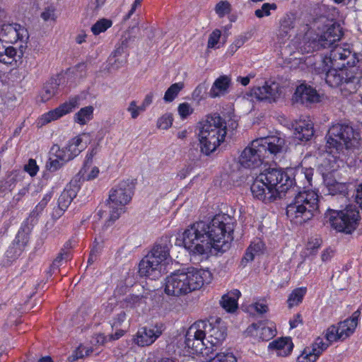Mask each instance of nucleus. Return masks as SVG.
I'll use <instances>...</instances> for the list:
<instances>
[{"label":"nucleus","mask_w":362,"mask_h":362,"mask_svg":"<svg viewBox=\"0 0 362 362\" xmlns=\"http://www.w3.org/2000/svg\"><path fill=\"white\" fill-rule=\"evenodd\" d=\"M322 239L320 238H311L307 244L306 249L310 254H315L322 245Z\"/></svg>","instance_id":"nucleus-51"},{"label":"nucleus","mask_w":362,"mask_h":362,"mask_svg":"<svg viewBox=\"0 0 362 362\" xmlns=\"http://www.w3.org/2000/svg\"><path fill=\"white\" fill-rule=\"evenodd\" d=\"M53 196V191L47 192L39 202V204L35 207V209L30 213L29 217L31 219V223L37 222V216L42 213L43 209L45 208L48 202L51 200Z\"/></svg>","instance_id":"nucleus-32"},{"label":"nucleus","mask_w":362,"mask_h":362,"mask_svg":"<svg viewBox=\"0 0 362 362\" xmlns=\"http://www.w3.org/2000/svg\"><path fill=\"white\" fill-rule=\"evenodd\" d=\"M98 146H95L91 148L86 154L84 163H92L94 156L98 153Z\"/></svg>","instance_id":"nucleus-57"},{"label":"nucleus","mask_w":362,"mask_h":362,"mask_svg":"<svg viewBox=\"0 0 362 362\" xmlns=\"http://www.w3.org/2000/svg\"><path fill=\"white\" fill-rule=\"evenodd\" d=\"M23 250L24 249L21 248L18 245H15V243H12L6 251V256L10 259H14L18 258L22 254Z\"/></svg>","instance_id":"nucleus-50"},{"label":"nucleus","mask_w":362,"mask_h":362,"mask_svg":"<svg viewBox=\"0 0 362 362\" xmlns=\"http://www.w3.org/2000/svg\"><path fill=\"white\" fill-rule=\"evenodd\" d=\"M126 319V313L124 311H120L119 313L116 315V316L113 318L112 322V327H117L122 325V322H124Z\"/></svg>","instance_id":"nucleus-55"},{"label":"nucleus","mask_w":362,"mask_h":362,"mask_svg":"<svg viewBox=\"0 0 362 362\" xmlns=\"http://www.w3.org/2000/svg\"><path fill=\"white\" fill-rule=\"evenodd\" d=\"M153 98V94L152 93H149L145 96L142 103L140 105L142 108H144V111H146V108L152 103Z\"/></svg>","instance_id":"nucleus-61"},{"label":"nucleus","mask_w":362,"mask_h":362,"mask_svg":"<svg viewBox=\"0 0 362 362\" xmlns=\"http://www.w3.org/2000/svg\"><path fill=\"white\" fill-rule=\"evenodd\" d=\"M92 352V349L85 346H79L76 351V358H83L84 356H88Z\"/></svg>","instance_id":"nucleus-56"},{"label":"nucleus","mask_w":362,"mask_h":362,"mask_svg":"<svg viewBox=\"0 0 362 362\" xmlns=\"http://www.w3.org/2000/svg\"><path fill=\"white\" fill-rule=\"evenodd\" d=\"M215 11L220 18H223L230 13V4L227 1H221L216 5Z\"/></svg>","instance_id":"nucleus-47"},{"label":"nucleus","mask_w":362,"mask_h":362,"mask_svg":"<svg viewBox=\"0 0 362 362\" xmlns=\"http://www.w3.org/2000/svg\"><path fill=\"white\" fill-rule=\"evenodd\" d=\"M112 25V21L111 20L107 18H101L91 26L90 30L94 35H98L100 33L105 32Z\"/></svg>","instance_id":"nucleus-38"},{"label":"nucleus","mask_w":362,"mask_h":362,"mask_svg":"<svg viewBox=\"0 0 362 362\" xmlns=\"http://www.w3.org/2000/svg\"><path fill=\"white\" fill-rule=\"evenodd\" d=\"M212 280L208 269L189 267L177 270L165 279V293L168 296H180L201 288Z\"/></svg>","instance_id":"nucleus-6"},{"label":"nucleus","mask_w":362,"mask_h":362,"mask_svg":"<svg viewBox=\"0 0 362 362\" xmlns=\"http://www.w3.org/2000/svg\"><path fill=\"white\" fill-rule=\"evenodd\" d=\"M62 155L58 145L54 144L52 146L49 151V158L46 164V168L49 171L55 172L69 162L66 159L62 160V158H61Z\"/></svg>","instance_id":"nucleus-24"},{"label":"nucleus","mask_w":362,"mask_h":362,"mask_svg":"<svg viewBox=\"0 0 362 362\" xmlns=\"http://www.w3.org/2000/svg\"><path fill=\"white\" fill-rule=\"evenodd\" d=\"M313 176V168H301L297 170L293 179L281 168H269L259 173L250 187L255 199L263 202H272L286 192L293 185V180L305 178L308 185H311Z\"/></svg>","instance_id":"nucleus-3"},{"label":"nucleus","mask_w":362,"mask_h":362,"mask_svg":"<svg viewBox=\"0 0 362 362\" xmlns=\"http://www.w3.org/2000/svg\"><path fill=\"white\" fill-rule=\"evenodd\" d=\"M293 127L296 138L300 141H308L314 134L313 123L309 117H300Z\"/></svg>","instance_id":"nucleus-18"},{"label":"nucleus","mask_w":362,"mask_h":362,"mask_svg":"<svg viewBox=\"0 0 362 362\" xmlns=\"http://www.w3.org/2000/svg\"><path fill=\"white\" fill-rule=\"evenodd\" d=\"M183 88L184 84L181 82L172 84L165 93L164 101L166 103L173 102Z\"/></svg>","instance_id":"nucleus-37"},{"label":"nucleus","mask_w":362,"mask_h":362,"mask_svg":"<svg viewBox=\"0 0 362 362\" xmlns=\"http://www.w3.org/2000/svg\"><path fill=\"white\" fill-rule=\"evenodd\" d=\"M268 347L275 351L277 356H287L291 353L293 344L290 338L284 337L274 340Z\"/></svg>","instance_id":"nucleus-27"},{"label":"nucleus","mask_w":362,"mask_h":362,"mask_svg":"<svg viewBox=\"0 0 362 362\" xmlns=\"http://www.w3.org/2000/svg\"><path fill=\"white\" fill-rule=\"evenodd\" d=\"M279 28L277 37L281 42H283L289 36L290 31L295 26V16L292 13H286L279 21Z\"/></svg>","instance_id":"nucleus-26"},{"label":"nucleus","mask_w":362,"mask_h":362,"mask_svg":"<svg viewBox=\"0 0 362 362\" xmlns=\"http://www.w3.org/2000/svg\"><path fill=\"white\" fill-rule=\"evenodd\" d=\"M303 324V318L300 313L293 315V318L289 320L291 329L296 328L298 325Z\"/></svg>","instance_id":"nucleus-58"},{"label":"nucleus","mask_w":362,"mask_h":362,"mask_svg":"<svg viewBox=\"0 0 362 362\" xmlns=\"http://www.w3.org/2000/svg\"><path fill=\"white\" fill-rule=\"evenodd\" d=\"M76 192L71 188H66L60 194L57 208L54 209V216L59 218L68 209L72 200L76 197Z\"/></svg>","instance_id":"nucleus-25"},{"label":"nucleus","mask_w":362,"mask_h":362,"mask_svg":"<svg viewBox=\"0 0 362 362\" xmlns=\"http://www.w3.org/2000/svg\"><path fill=\"white\" fill-rule=\"evenodd\" d=\"M294 97L296 102L306 105L317 103L320 100V96L316 90L306 84H300L296 88Z\"/></svg>","instance_id":"nucleus-21"},{"label":"nucleus","mask_w":362,"mask_h":362,"mask_svg":"<svg viewBox=\"0 0 362 362\" xmlns=\"http://www.w3.org/2000/svg\"><path fill=\"white\" fill-rule=\"evenodd\" d=\"M40 17L45 22H55L57 18L56 8L52 5L47 6L41 13Z\"/></svg>","instance_id":"nucleus-44"},{"label":"nucleus","mask_w":362,"mask_h":362,"mask_svg":"<svg viewBox=\"0 0 362 362\" xmlns=\"http://www.w3.org/2000/svg\"><path fill=\"white\" fill-rule=\"evenodd\" d=\"M25 171H26L30 176H35L38 170L39 167L37 166L36 161L34 159H29L28 164L24 167Z\"/></svg>","instance_id":"nucleus-53"},{"label":"nucleus","mask_w":362,"mask_h":362,"mask_svg":"<svg viewBox=\"0 0 362 362\" xmlns=\"http://www.w3.org/2000/svg\"><path fill=\"white\" fill-rule=\"evenodd\" d=\"M331 344L328 341H324V339L321 337H317L310 347L312 349V351H314L318 356H320Z\"/></svg>","instance_id":"nucleus-42"},{"label":"nucleus","mask_w":362,"mask_h":362,"mask_svg":"<svg viewBox=\"0 0 362 362\" xmlns=\"http://www.w3.org/2000/svg\"><path fill=\"white\" fill-rule=\"evenodd\" d=\"M355 199L357 204L362 209V182L356 188Z\"/></svg>","instance_id":"nucleus-62"},{"label":"nucleus","mask_w":362,"mask_h":362,"mask_svg":"<svg viewBox=\"0 0 362 362\" xmlns=\"http://www.w3.org/2000/svg\"><path fill=\"white\" fill-rule=\"evenodd\" d=\"M79 98L73 97L68 101L61 104L59 107L40 116L35 122L36 127L41 128L52 121H55L63 116L71 112L79 105Z\"/></svg>","instance_id":"nucleus-13"},{"label":"nucleus","mask_w":362,"mask_h":362,"mask_svg":"<svg viewBox=\"0 0 362 362\" xmlns=\"http://www.w3.org/2000/svg\"><path fill=\"white\" fill-rule=\"evenodd\" d=\"M197 129L200 150L206 156L224 141L227 133L226 122L217 113L206 116L198 123Z\"/></svg>","instance_id":"nucleus-8"},{"label":"nucleus","mask_w":362,"mask_h":362,"mask_svg":"<svg viewBox=\"0 0 362 362\" xmlns=\"http://www.w3.org/2000/svg\"><path fill=\"white\" fill-rule=\"evenodd\" d=\"M36 222H34L33 224L31 223V219L30 217L23 222L14 240L13 241V243H15V245H18V246L25 250L29 242V235L32 229V226Z\"/></svg>","instance_id":"nucleus-28"},{"label":"nucleus","mask_w":362,"mask_h":362,"mask_svg":"<svg viewBox=\"0 0 362 362\" xmlns=\"http://www.w3.org/2000/svg\"><path fill=\"white\" fill-rule=\"evenodd\" d=\"M334 255V251L332 249H331L330 247L325 249V250H323L321 255L322 261L324 262L329 261L332 258Z\"/></svg>","instance_id":"nucleus-59"},{"label":"nucleus","mask_w":362,"mask_h":362,"mask_svg":"<svg viewBox=\"0 0 362 362\" xmlns=\"http://www.w3.org/2000/svg\"><path fill=\"white\" fill-rule=\"evenodd\" d=\"M165 326L163 323H156L139 328L133 337L135 344L146 346L152 344L163 333Z\"/></svg>","instance_id":"nucleus-14"},{"label":"nucleus","mask_w":362,"mask_h":362,"mask_svg":"<svg viewBox=\"0 0 362 362\" xmlns=\"http://www.w3.org/2000/svg\"><path fill=\"white\" fill-rule=\"evenodd\" d=\"M69 258V253L68 252L62 251L61 252L59 255L55 258V259L53 261L52 265H51V269L54 272V270H57L59 269L60 265L62 264V262L64 259Z\"/></svg>","instance_id":"nucleus-52"},{"label":"nucleus","mask_w":362,"mask_h":362,"mask_svg":"<svg viewBox=\"0 0 362 362\" xmlns=\"http://www.w3.org/2000/svg\"><path fill=\"white\" fill-rule=\"evenodd\" d=\"M17 49L12 46H5L0 42V62L12 64L16 62Z\"/></svg>","instance_id":"nucleus-31"},{"label":"nucleus","mask_w":362,"mask_h":362,"mask_svg":"<svg viewBox=\"0 0 362 362\" xmlns=\"http://www.w3.org/2000/svg\"><path fill=\"white\" fill-rule=\"evenodd\" d=\"M173 120V115L170 112H166L158 119L157 127L163 130L168 129L171 127Z\"/></svg>","instance_id":"nucleus-41"},{"label":"nucleus","mask_w":362,"mask_h":362,"mask_svg":"<svg viewBox=\"0 0 362 362\" xmlns=\"http://www.w3.org/2000/svg\"><path fill=\"white\" fill-rule=\"evenodd\" d=\"M209 362H237V359L233 353L221 352L216 354Z\"/></svg>","instance_id":"nucleus-45"},{"label":"nucleus","mask_w":362,"mask_h":362,"mask_svg":"<svg viewBox=\"0 0 362 362\" xmlns=\"http://www.w3.org/2000/svg\"><path fill=\"white\" fill-rule=\"evenodd\" d=\"M123 54H124V45L122 44L121 46L117 47L115 50V52L113 53V56H112L113 58H117L118 57H122L121 60L119 61V65H117L116 68H118L119 66H122L126 62V54H124L122 57Z\"/></svg>","instance_id":"nucleus-54"},{"label":"nucleus","mask_w":362,"mask_h":362,"mask_svg":"<svg viewBox=\"0 0 362 362\" xmlns=\"http://www.w3.org/2000/svg\"><path fill=\"white\" fill-rule=\"evenodd\" d=\"M230 84L231 78L229 76L226 75L219 76L214 81L209 90V96L216 98L227 94Z\"/></svg>","instance_id":"nucleus-23"},{"label":"nucleus","mask_w":362,"mask_h":362,"mask_svg":"<svg viewBox=\"0 0 362 362\" xmlns=\"http://www.w3.org/2000/svg\"><path fill=\"white\" fill-rule=\"evenodd\" d=\"M319 209V195L315 190L298 192L286 207L288 218L295 224H302L310 220Z\"/></svg>","instance_id":"nucleus-9"},{"label":"nucleus","mask_w":362,"mask_h":362,"mask_svg":"<svg viewBox=\"0 0 362 362\" xmlns=\"http://www.w3.org/2000/svg\"><path fill=\"white\" fill-rule=\"evenodd\" d=\"M254 309L260 314L266 313L268 311V306L264 302H257L253 305Z\"/></svg>","instance_id":"nucleus-60"},{"label":"nucleus","mask_w":362,"mask_h":362,"mask_svg":"<svg viewBox=\"0 0 362 362\" xmlns=\"http://www.w3.org/2000/svg\"><path fill=\"white\" fill-rule=\"evenodd\" d=\"M361 312L356 310L352 315L339 322L337 325L329 326L325 331V337L329 343L344 341L354 334L358 325Z\"/></svg>","instance_id":"nucleus-12"},{"label":"nucleus","mask_w":362,"mask_h":362,"mask_svg":"<svg viewBox=\"0 0 362 362\" xmlns=\"http://www.w3.org/2000/svg\"><path fill=\"white\" fill-rule=\"evenodd\" d=\"M29 192V188L28 186L23 187L22 189H21L18 194L15 195L14 199L17 202H19L21 200V199L26 195Z\"/></svg>","instance_id":"nucleus-64"},{"label":"nucleus","mask_w":362,"mask_h":362,"mask_svg":"<svg viewBox=\"0 0 362 362\" xmlns=\"http://www.w3.org/2000/svg\"><path fill=\"white\" fill-rule=\"evenodd\" d=\"M240 291L234 289L223 296L221 300L222 307L228 313H233L238 308V300L240 296Z\"/></svg>","instance_id":"nucleus-29"},{"label":"nucleus","mask_w":362,"mask_h":362,"mask_svg":"<svg viewBox=\"0 0 362 362\" xmlns=\"http://www.w3.org/2000/svg\"><path fill=\"white\" fill-rule=\"evenodd\" d=\"M361 141L359 131L349 123L337 122L329 129L327 136L326 156L320 165L323 175L337 170L338 158L340 151L358 146Z\"/></svg>","instance_id":"nucleus-5"},{"label":"nucleus","mask_w":362,"mask_h":362,"mask_svg":"<svg viewBox=\"0 0 362 362\" xmlns=\"http://www.w3.org/2000/svg\"><path fill=\"white\" fill-rule=\"evenodd\" d=\"M307 288L300 287L294 289L289 295L287 303L289 308L298 305L300 303L306 294Z\"/></svg>","instance_id":"nucleus-36"},{"label":"nucleus","mask_w":362,"mask_h":362,"mask_svg":"<svg viewBox=\"0 0 362 362\" xmlns=\"http://www.w3.org/2000/svg\"><path fill=\"white\" fill-rule=\"evenodd\" d=\"M162 264L154 259L152 255H147L143 258L139 265V273L141 276L156 279L160 276Z\"/></svg>","instance_id":"nucleus-17"},{"label":"nucleus","mask_w":362,"mask_h":362,"mask_svg":"<svg viewBox=\"0 0 362 362\" xmlns=\"http://www.w3.org/2000/svg\"><path fill=\"white\" fill-rule=\"evenodd\" d=\"M282 93L280 84L276 81H267L262 87H255L250 90V95L259 101L269 103L276 102Z\"/></svg>","instance_id":"nucleus-15"},{"label":"nucleus","mask_w":362,"mask_h":362,"mask_svg":"<svg viewBox=\"0 0 362 362\" xmlns=\"http://www.w3.org/2000/svg\"><path fill=\"white\" fill-rule=\"evenodd\" d=\"M319 357L310 346H306L298 356L296 362H315Z\"/></svg>","instance_id":"nucleus-40"},{"label":"nucleus","mask_w":362,"mask_h":362,"mask_svg":"<svg viewBox=\"0 0 362 362\" xmlns=\"http://www.w3.org/2000/svg\"><path fill=\"white\" fill-rule=\"evenodd\" d=\"M246 41V38L243 36H240L235 40L233 45H231V48L233 49L235 47V51H236L238 48L241 47Z\"/></svg>","instance_id":"nucleus-63"},{"label":"nucleus","mask_w":362,"mask_h":362,"mask_svg":"<svg viewBox=\"0 0 362 362\" xmlns=\"http://www.w3.org/2000/svg\"><path fill=\"white\" fill-rule=\"evenodd\" d=\"M233 231L230 217L216 214L210 222L193 223L182 233V245L189 253L205 255L212 249L223 252L230 247Z\"/></svg>","instance_id":"nucleus-2"},{"label":"nucleus","mask_w":362,"mask_h":362,"mask_svg":"<svg viewBox=\"0 0 362 362\" xmlns=\"http://www.w3.org/2000/svg\"><path fill=\"white\" fill-rule=\"evenodd\" d=\"M226 337V328L220 319L214 322L199 320L187 329L184 350L189 355L209 357L221 345Z\"/></svg>","instance_id":"nucleus-4"},{"label":"nucleus","mask_w":362,"mask_h":362,"mask_svg":"<svg viewBox=\"0 0 362 362\" xmlns=\"http://www.w3.org/2000/svg\"><path fill=\"white\" fill-rule=\"evenodd\" d=\"M99 168L96 166H91V163H84L78 174L83 180H92L99 175Z\"/></svg>","instance_id":"nucleus-35"},{"label":"nucleus","mask_w":362,"mask_h":362,"mask_svg":"<svg viewBox=\"0 0 362 362\" xmlns=\"http://www.w3.org/2000/svg\"><path fill=\"white\" fill-rule=\"evenodd\" d=\"M85 148L86 145L83 144L82 136H76L70 139L64 147L60 148V151L63 154L61 158L70 161L78 156Z\"/></svg>","instance_id":"nucleus-20"},{"label":"nucleus","mask_w":362,"mask_h":362,"mask_svg":"<svg viewBox=\"0 0 362 362\" xmlns=\"http://www.w3.org/2000/svg\"><path fill=\"white\" fill-rule=\"evenodd\" d=\"M127 111L130 114L132 119H136L139 115L144 112V108L141 105H138L136 100H132L129 103L127 107Z\"/></svg>","instance_id":"nucleus-48"},{"label":"nucleus","mask_w":362,"mask_h":362,"mask_svg":"<svg viewBox=\"0 0 362 362\" xmlns=\"http://www.w3.org/2000/svg\"><path fill=\"white\" fill-rule=\"evenodd\" d=\"M59 82L56 78H51L43 86L40 92V98L42 102H47L52 99L59 90Z\"/></svg>","instance_id":"nucleus-30"},{"label":"nucleus","mask_w":362,"mask_h":362,"mask_svg":"<svg viewBox=\"0 0 362 362\" xmlns=\"http://www.w3.org/2000/svg\"><path fill=\"white\" fill-rule=\"evenodd\" d=\"M177 112L180 119L184 120L193 114L194 108L189 103L184 102L179 104L177 107Z\"/></svg>","instance_id":"nucleus-46"},{"label":"nucleus","mask_w":362,"mask_h":362,"mask_svg":"<svg viewBox=\"0 0 362 362\" xmlns=\"http://www.w3.org/2000/svg\"><path fill=\"white\" fill-rule=\"evenodd\" d=\"M94 108L93 106H86L81 108L74 115V122L81 125L87 124L92 119Z\"/></svg>","instance_id":"nucleus-34"},{"label":"nucleus","mask_w":362,"mask_h":362,"mask_svg":"<svg viewBox=\"0 0 362 362\" xmlns=\"http://www.w3.org/2000/svg\"><path fill=\"white\" fill-rule=\"evenodd\" d=\"M285 139L279 136L254 139L239 156V163L245 168L255 169L262 165L266 158L280 156L285 151Z\"/></svg>","instance_id":"nucleus-7"},{"label":"nucleus","mask_w":362,"mask_h":362,"mask_svg":"<svg viewBox=\"0 0 362 362\" xmlns=\"http://www.w3.org/2000/svg\"><path fill=\"white\" fill-rule=\"evenodd\" d=\"M28 37L27 30L18 23L2 24L0 27V42L13 44Z\"/></svg>","instance_id":"nucleus-16"},{"label":"nucleus","mask_w":362,"mask_h":362,"mask_svg":"<svg viewBox=\"0 0 362 362\" xmlns=\"http://www.w3.org/2000/svg\"><path fill=\"white\" fill-rule=\"evenodd\" d=\"M327 216L333 228L347 234L351 233L356 228L360 220L359 212L353 206H348L341 211L330 210Z\"/></svg>","instance_id":"nucleus-11"},{"label":"nucleus","mask_w":362,"mask_h":362,"mask_svg":"<svg viewBox=\"0 0 362 362\" xmlns=\"http://www.w3.org/2000/svg\"><path fill=\"white\" fill-rule=\"evenodd\" d=\"M221 37V31L219 29H215L212 31V33L209 35L208 42H207V48L208 49H214L217 47L216 45L219 42V40Z\"/></svg>","instance_id":"nucleus-49"},{"label":"nucleus","mask_w":362,"mask_h":362,"mask_svg":"<svg viewBox=\"0 0 362 362\" xmlns=\"http://www.w3.org/2000/svg\"><path fill=\"white\" fill-rule=\"evenodd\" d=\"M133 194L134 185L129 180L119 182L110 189L107 200L110 209L109 218L106 223L107 226L125 213L126 206L132 201Z\"/></svg>","instance_id":"nucleus-10"},{"label":"nucleus","mask_w":362,"mask_h":362,"mask_svg":"<svg viewBox=\"0 0 362 362\" xmlns=\"http://www.w3.org/2000/svg\"><path fill=\"white\" fill-rule=\"evenodd\" d=\"M146 303L143 296L129 295L124 300V306L129 308H136Z\"/></svg>","instance_id":"nucleus-39"},{"label":"nucleus","mask_w":362,"mask_h":362,"mask_svg":"<svg viewBox=\"0 0 362 362\" xmlns=\"http://www.w3.org/2000/svg\"><path fill=\"white\" fill-rule=\"evenodd\" d=\"M171 247L170 238L168 236L162 237L156 242L148 255H152L154 259L159 261L160 264H162L170 256V249Z\"/></svg>","instance_id":"nucleus-22"},{"label":"nucleus","mask_w":362,"mask_h":362,"mask_svg":"<svg viewBox=\"0 0 362 362\" xmlns=\"http://www.w3.org/2000/svg\"><path fill=\"white\" fill-rule=\"evenodd\" d=\"M342 36L340 25L325 16L315 19L312 25H303L293 39L296 49L302 54L312 53L322 48H330L329 55L322 60L319 74H325L330 87H341L344 96L357 92L361 87L362 73L355 66L358 62L356 54L347 43L337 44Z\"/></svg>","instance_id":"nucleus-1"},{"label":"nucleus","mask_w":362,"mask_h":362,"mask_svg":"<svg viewBox=\"0 0 362 362\" xmlns=\"http://www.w3.org/2000/svg\"><path fill=\"white\" fill-rule=\"evenodd\" d=\"M246 332L248 335L257 339L269 341L276 335V331L274 326H266L262 322H258L249 326Z\"/></svg>","instance_id":"nucleus-19"},{"label":"nucleus","mask_w":362,"mask_h":362,"mask_svg":"<svg viewBox=\"0 0 362 362\" xmlns=\"http://www.w3.org/2000/svg\"><path fill=\"white\" fill-rule=\"evenodd\" d=\"M277 8V6L276 4L272 3H264L262 4L261 8L257 9L255 12V16L259 18H263L266 16H269L271 14V11H275Z\"/></svg>","instance_id":"nucleus-43"},{"label":"nucleus","mask_w":362,"mask_h":362,"mask_svg":"<svg viewBox=\"0 0 362 362\" xmlns=\"http://www.w3.org/2000/svg\"><path fill=\"white\" fill-rule=\"evenodd\" d=\"M264 246L263 242L259 239L252 242L245 252L244 259L247 262L252 261L256 255H259L262 252Z\"/></svg>","instance_id":"nucleus-33"}]
</instances>
